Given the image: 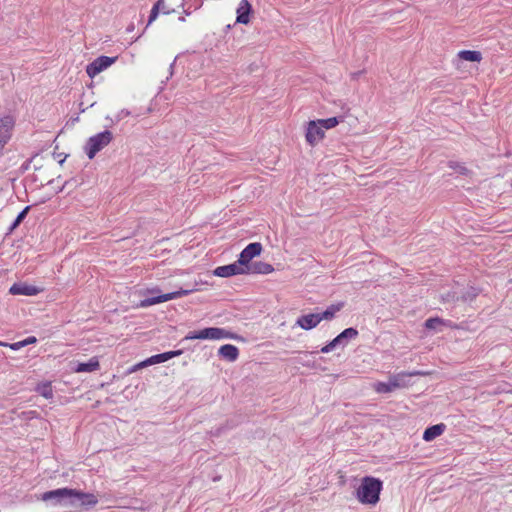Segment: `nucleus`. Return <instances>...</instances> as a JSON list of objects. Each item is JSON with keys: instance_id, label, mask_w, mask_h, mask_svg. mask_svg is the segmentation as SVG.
I'll list each match as a JSON object with an SVG mask.
<instances>
[{"instance_id": "22", "label": "nucleus", "mask_w": 512, "mask_h": 512, "mask_svg": "<svg viewBox=\"0 0 512 512\" xmlns=\"http://www.w3.org/2000/svg\"><path fill=\"white\" fill-rule=\"evenodd\" d=\"M343 306V303L332 304L329 307H327V309L324 312L318 313L319 317H321V321L332 320L335 317V314L339 312L343 308Z\"/></svg>"}, {"instance_id": "8", "label": "nucleus", "mask_w": 512, "mask_h": 512, "mask_svg": "<svg viewBox=\"0 0 512 512\" xmlns=\"http://www.w3.org/2000/svg\"><path fill=\"white\" fill-rule=\"evenodd\" d=\"M191 292H192V290L180 289L175 292L161 294L158 296L146 298L140 302L139 306L143 307V308L149 307V306H152L155 304L163 303V302H166L169 300H173V299H177V298L186 296V295L190 294Z\"/></svg>"}, {"instance_id": "33", "label": "nucleus", "mask_w": 512, "mask_h": 512, "mask_svg": "<svg viewBox=\"0 0 512 512\" xmlns=\"http://www.w3.org/2000/svg\"><path fill=\"white\" fill-rule=\"evenodd\" d=\"M0 345H7V344H6V343H4V342H2V341H0Z\"/></svg>"}, {"instance_id": "5", "label": "nucleus", "mask_w": 512, "mask_h": 512, "mask_svg": "<svg viewBox=\"0 0 512 512\" xmlns=\"http://www.w3.org/2000/svg\"><path fill=\"white\" fill-rule=\"evenodd\" d=\"M180 354H181V351L178 350V351H169V352L153 355V356L133 365L131 368H129L128 373L132 374V373H134L140 369H143L145 367H148L150 365L166 362L173 357L179 356Z\"/></svg>"}, {"instance_id": "19", "label": "nucleus", "mask_w": 512, "mask_h": 512, "mask_svg": "<svg viewBox=\"0 0 512 512\" xmlns=\"http://www.w3.org/2000/svg\"><path fill=\"white\" fill-rule=\"evenodd\" d=\"M219 355L228 360V361H235L238 358L239 350L236 346L231 344H225L220 347L219 349Z\"/></svg>"}, {"instance_id": "6", "label": "nucleus", "mask_w": 512, "mask_h": 512, "mask_svg": "<svg viewBox=\"0 0 512 512\" xmlns=\"http://www.w3.org/2000/svg\"><path fill=\"white\" fill-rule=\"evenodd\" d=\"M118 57H108V56H99L95 60H93L86 67V73L90 78L96 77L101 72L108 69L111 65H113L117 61Z\"/></svg>"}, {"instance_id": "32", "label": "nucleus", "mask_w": 512, "mask_h": 512, "mask_svg": "<svg viewBox=\"0 0 512 512\" xmlns=\"http://www.w3.org/2000/svg\"><path fill=\"white\" fill-rule=\"evenodd\" d=\"M6 145L7 144L3 143L2 140H0V155L2 154V151L4 150Z\"/></svg>"}, {"instance_id": "26", "label": "nucleus", "mask_w": 512, "mask_h": 512, "mask_svg": "<svg viewBox=\"0 0 512 512\" xmlns=\"http://www.w3.org/2000/svg\"><path fill=\"white\" fill-rule=\"evenodd\" d=\"M373 389L379 394H386L393 391L390 381L388 383L376 382L373 384Z\"/></svg>"}, {"instance_id": "31", "label": "nucleus", "mask_w": 512, "mask_h": 512, "mask_svg": "<svg viewBox=\"0 0 512 512\" xmlns=\"http://www.w3.org/2000/svg\"><path fill=\"white\" fill-rule=\"evenodd\" d=\"M36 342L37 338L35 336H30L23 340L24 346L35 344Z\"/></svg>"}, {"instance_id": "11", "label": "nucleus", "mask_w": 512, "mask_h": 512, "mask_svg": "<svg viewBox=\"0 0 512 512\" xmlns=\"http://www.w3.org/2000/svg\"><path fill=\"white\" fill-rule=\"evenodd\" d=\"M358 335V331L355 328H346L337 337L330 341L327 345L321 348L322 353H329L344 339H353Z\"/></svg>"}, {"instance_id": "9", "label": "nucleus", "mask_w": 512, "mask_h": 512, "mask_svg": "<svg viewBox=\"0 0 512 512\" xmlns=\"http://www.w3.org/2000/svg\"><path fill=\"white\" fill-rule=\"evenodd\" d=\"M16 124L15 116L11 114L0 115V140L8 144L11 140Z\"/></svg>"}, {"instance_id": "1", "label": "nucleus", "mask_w": 512, "mask_h": 512, "mask_svg": "<svg viewBox=\"0 0 512 512\" xmlns=\"http://www.w3.org/2000/svg\"><path fill=\"white\" fill-rule=\"evenodd\" d=\"M52 499H56L59 503L63 500H68L67 504L70 506H76L75 500L79 501L82 507L95 506L98 503L96 495L71 488H59L44 492L41 495V500L43 501Z\"/></svg>"}, {"instance_id": "24", "label": "nucleus", "mask_w": 512, "mask_h": 512, "mask_svg": "<svg viewBox=\"0 0 512 512\" xmlns=\"http://www.w3.org/2000/svg\"><path fill=\"white\" fill-rule=\"evenodd\" d=\"M318 122L322 126L323 130L324 129H332V128L336 127L340 122H342V118L331 117V118H327V119H318Z\"/></svg>"}, {"instance_id": "27", "label": "nucleus", "mask_w": 512, "mask_h": 512, "mask_svg": "<svg viewBox=\"0 0 512 512\" xmlns=\"http://www.w3.org/2000/svg\"><path fill=\"white\" fill-rule=\"evenodd\" d=\"M163 4V1L162 0H159L151 9V12H150V16H149V20H148V25L151 24L153 21L156 20L157 16H158V13H159V9H160V6Z\"/></svg>"}, {"instance_id": "16", "label": "nucleus", "mask_w": 512, "mask_h": 512, "mask_svg": "<svg viewBox=\"0 0 512 512\" xmlns=\"http://www.w3.org/2000/svg\"><path fill=\"white\" fill-rule=\"evenodd\" d=\"M252 6L248 0H241L237 8L236 22L241 24H248L250 22V13Z\"/></svg>"}, {"instance_id": "3", "label": "nucleus", "mask_w": 512, "mask_h": 512, "mask_svg": "<svg viewBox=\"0 0 512 512\" xmlns=\"http://www.w3.org/2000/svg\"><path fill=\"white\" fill-rule=\"evenodd\" d=\"M113 135L111 131L105 130L92 137H90L84 147L85 153L89 159H93L95 155L103 148L109 145L112 141Z\"/></svg>"}, {"instance_id": "17", "label": "nucleus", "mask_w": 512, "mask_h": 512, "mask_svg": "<svg viewBox=\"0 0 512 512\" xmlns=\"http://www.w3.org/2000/svg\"><path fill=\"white\" fill-rule=\"evenodd\" d=\"M100 369V361L97 356L91 357L86 363H78L73 371L75 373H91Z\"/></svg>"}, {"instance_id": "21", "label": "nucleus", "mask_w": 512, "mask_h": 512, "mask_svg": "<svg viewBox=\"0 0 512 512\" xmlns=\"http://www.w3.org/2000/svg\"><path fill=\"white\" fill-rule=\"evenodd\" d=\"M439 326H446L449 328H455L456 326L450 322L445 321L441 318L435 317V318H429L425 321V327L427 329H437Z\"/></svg>"}, {"instance_id": "4", "label": "nucleus", "mask_w": 512, "mask_h": 512, "mask_svg": "<svg viewBox=\"0 0 512 512\" xmlns=\"http://www.w3.org/2000/svg\"><path fill=\"white\" fill-rule=\"evenodd\" d=\"M186 340H220V339H235L233 333L218 327H209L200 331H190L186 336Z\"/></svg>"}, {"instance_id": "18", "label": "nucleus", "mask_w": 512, "mask_h": 512, "mask_svg": "<svg viewBox=\"0 0 512 512\" xmlns=\"http://www.w3.org/2000/svg\"><path fill=\"white\" fill-rule=\"evenodd\" d=\"M446 429V425L443 423L436 424L428 427L423 433V439L426 442L433 441L435 438L439 437L444 433Z\"/></svg>"}, {"instance_id": "10", "label": "nucleus", "mask_w": 512, "mask_h": 512, "mask_svg": "<svg viewBox=\"0 0 512 512\" xmlns=\"http://www.w3.org/2000/svg\"><path fill=\"white\" fill-rule=\"evenodd\" d=\"M262 246L260 243H250L240 253L238 264L247 269V264L256 256L260 255Z\"/></svg>"}, {"instance_id": "28", "label": "nucleus", "mask_w": 512, "mask_h": 512, "mask_svg": "<svg viewBox=\"0 0 512 512\" xmlns=\"http://www.w3.org/2000/svg\"><path fill=\"white\" fill-rule=\"evenodd\" d=\"M29 206L25 207L19 214L18 216L16 217L14 223L12 224L10 230H14L23 220L24 218L26 217L28 211H29Z\"/></svg>"}, {"instance_id": "14", "label": "nucleus", "mask_w": 512, "mask_h": 512, "mask_svg": "<svg viewBox=\"0 0 512 512\" xmlns=\"http://www.w3.org/2000/svg\"><path fill=\"white\" fill-rule=\"evenodd\" d=\"M321 322V317H319L318 313H311L300 316L296 324L304 330H310L318 326Z\"/></svg>"}, {"instance_id": "30", "label": "nucleus", "mask_w": 512, "mask_h": 512, "mask_svg": "<svg viewBox=\"0 0 512 512\" xmlns=\"http://www.w3.org/2000/svg\"><path fill=\"white\" fill-rule=\"evenodd\" d=\"M7 345H4L5 347H9L12 350H19L24 346L23 340L15 342V343H6Z\"/></svg>"}, {"instance_id": "12", "label": "nucleus", "mask_w": 512, "mask_h": 512, "mask_svg": "<svg viewBox=\"0 0 512 512\" xmlns=\"http://www.w3.org/2000/svg\"><path fill=\"white\" fill-rule=\"evenodd\" d=\"M43 291V288L36 287L34 285H30L27 283H14L10 289L9 293L12 295H25V296H35Z\"/></svg>"}, {"instance_id": "23", "label": "nucleus", "mask_w": 512, "mask_h": 512, "mask_svg": "<svg viewBox=\"0 0 512 512\" xmlns=\"http://www.w3.org/2000/svg\"><path fill=\"white\" fill-rule=\"evenodd\" d=\"M35 390L37 393H39L41 396H43L46 399L53 398V388H52L51 382L39 383Z\"/></svg>"}, {"instance_id": "2", "label": "nucleus", "mask_w": 512, "mask_h": 512, "mask_svg": "<svg viewBox=\"0 0 512 512\" xmlns=\"http://www.w3.org/2000/svg\"><path fill=\"white\" fill-rule=\"evenodd\" d=\"M382 489L383 483L380 479L366 476L362 478L359 487L356 489L355 496L361 504L375 506L380 500Z\"/></svg>"}, {"instance_id": "25", "label": "nucleus", "mask_w": 512, "mask_h": 512, "mask_svg": "<svg viewBox=\"0 0 512 512\" xmlns=\"http://www.w3.org/2000/svg\"><path fill=\"white\" fill-rule=\"evenodd\" d=\"M448 167L461 175H469L470 170L463 164L457 161H449Z\"/></svg>"}, {"instance_id": "15", "label": "nucleus", "mask_w": 512, "mask_h": 512, "mask_svg": "<svg viewBox=\"0 0 512 512\" xmlns=\"http://www.w3.org/2000/svg\"><path fill=\"white\" fill-rule=\"evenodd\" d=\"M426 374L427 373L419 372V371L412 372V373L401 372V373L391 376L389 378V381L391 383L392 389L395 390V389L407 387V382H406L407 377L415 376V375H426Z\"/></svg>"}, {"instance_id": "20", "label": "nucleus", "mask_w": 512, "mask_h": 512, "mask_svg": "<svg viewBox=\"0 0 512 512\" xmlns=\"http://www.w3.org/2000/svg\"><path fill=\"white\" fill-rule=\"evenodd\" d=\"M457 57L463 61L481 62L482 54L480 51L475 50H461L457 53Z\"/></svg>"}, {"instance_id": "13", "label": "nucleus", "mask_w": 512, "mask_h": 512, "mask_svg": "<svg viewBox=\"0 0 512 512\" xmlns=\"http://www.w3.org/2000/svg\"><path fill=\"white\" fill-rule=\"evenodd\" d=\"M213 273L215 276L226 278L234 275L244 274L246 273V268L241 267L238 262H235L229 265L219 266L214 270Z\"/></svg>"}, {"instance_id": "7", "label": "nucleus", "mask_w": 512, "mask_h": 512, "mask_svg": "<svg viewBox=\"0 0 512 512\" xmlns=\"http://www.w3.org/2000/svg\"><path fill=\"white\" fill-rule=\"evenodd\" d=\"M325 137V131L318 122V120H311L307 122L305 139L306 142L314 147Z\"/></svg>"}, {"instance_id": "29", "label": "nucleus", "mask_w": 512, "mask_h": 512, "mask_svg": "<svg viewBox=\"0 0 512 512\" xmlns=\"http://www.w3.org/2000/svg\"><path fill=\"white\" fill-rule=\"evenodd\" d=\"M258 273L269 274L274 271V268L271 264L268 263H260L258 264V268L256 270Z\"/></svg>"}]
</instances>
